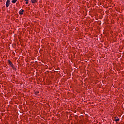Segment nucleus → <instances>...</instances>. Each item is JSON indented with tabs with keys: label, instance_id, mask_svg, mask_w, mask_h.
Listing matches in <instances>:
<instances>
[{
	"label": "nucleus",
	"instance_id": "nucleus-1",
	"mask_svg": "<svg viewBox=\"0 0 124 124\" xmlns=\"http://www.w3.org/2000/svg\"><path fill=\"white\" fill-rule=\"evenodd\" d=\"M9 4H10V0H7L6 2V7H8V6H9Z\"/></svg>",
	"mask_w": 124,
	"mask_h": 124
},
{
	"label": "nucleus",
	"instance_id": "nucleus-2",
	"mask_svg": "<svg viewBox=\"0 0 124 124\" xmlns=\"http://www.w3.org/2000/svg\"><path fill=\"white\" fill-rule=\"evenodd\" d=\"M8 63L10 64L11 67H12L14 66L13 63H12V62H11V61H10V60H8Z\"/></svg>",
	"mask_w": 124,
	"mask_h": 124
},
{
	"label": "nucleus",
	"instance_id": "nucleus-3",
	"mask_svg": "<svg viewBox=\"0 0 124 124\" xmlns=\"http://www.w3.org/2000/svg\"><path fill=\"white\" fill-rule=\"evenodd\" d=\"M31 0V2L32 3H36V2H37V0Z\"/></svg>",
	"mask_w": 124,
	"mask_h": 124
},
{
	"label": "nucleus",
	"instance_id": "nucleus-4",
	"mask_svg": "<svg viewBox=\"0 0 124 124\" xmlns=\"http://www.w3.org/2000/svg\"><path fill=\"white\" fill-rule=\"evenodd\" d=\"M23 12H24V10H22V11H20L19 12L20 15H23Z\"/></svg>",
	"mask_w": 124,
	"mask_h": 124
},
{
	"label": "nucleus",
	"instance_id": "nucleus-5",
	"mask_svg": "<svg viewBox=\"0 0 124 124\" xmlns=\"http://www.w3.org/2000/svg\"><path fill=\"white\" fill-rule=\"evenodd\" d=\"M16 1H17V0H12V2L13 3H16Z\"/></svg>",
	"mask_w": 124,
	"mask_h": 124
},
{
	"label": "nucleus",
	"instance_id": "nucleus-6",
	"mask_svg": "<svg viewBox=\"0 0 124 124\" xmlns=\"http://www.w3.org/2000/svg\"><path fill=\"white\" fill-rule=\"evenodd\" d=\"M115 122H119L120 121V119L118 118L115 120Z\"/></svg>",
	"mask_w": 124,
	"mask_h": 124
},
{
	"label": "nucleus",
	"instance_id": "nucleus-7",
	"mask_svg": "<svg viewBox=\"0 0 124 124\" xmlns=\"http://www.w3.org/2000/svg\"><path fill=\"white\" fill-rule=\"evenodd\" d=\"M12 67V68L14 69L15 70H17V69H16V68H15V67H14V65Z\"/></svg>",
	"mask_w": 124,
	"mask_h": 124
},
{
	"label": "nucleus",
	"instance_id": "nucleus-8",
	"mask_svg": "<svg viewBox=\"0 0 124 124\" xmlns=\"http://www.w3.org/2000/svg\"><path fill=\"white\" fill-rule=\"evenodd\" d=\"M28 1H26V4H28Z\"/></svg>",
	"mask_w": 124,
	"mask_h": 124
},
{
	"label": "nucleus",
	"instance_id": "nucleus-9",
	"mask_svg": "<svg viewBox=\"0 0 124 124\" xmlns=\"http://www.w3.org/2000/svg\"><path fill=\"white\" fill-rule=\"evenodd\" d=\"M25 1H29V0H25Z\"/></svg>",
	"mask_w": 124,
	"mask_h": 124
},
{
	"label": "nucleus",
	"instance_id": "nucleus-10",
	"mask_svg": "<svg viewBox=\"0 0 124 124\" xmlns=\"http://www.w3.org/2000/svg\"><path fill=\"white\" fill-rule=\"evenodd\" d=\"M19 111H20L21 112H22V110H19Z\"/></svg>",
	"mask_w": 124,
	"mask_h": 124
},
{
	"label": "nucleus",
	"instance_id": "nucleus-11",
	"mask_svg": "<svg viewBox=\"0 0 124 124\" xmlns=\"http://www.w3.org/2000/svg\"><path fill=\"white\" fill-rule=\"evenodd\" d=\"M115 119H117V117H115Z\"/></svg>",
	"mask_w": 124,
	"mask_h": 124
}]
</instances>
